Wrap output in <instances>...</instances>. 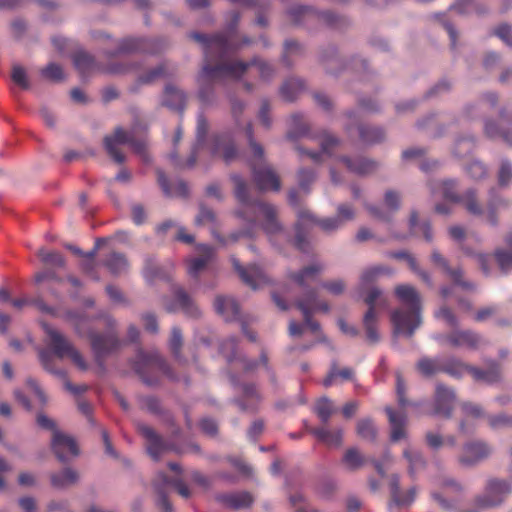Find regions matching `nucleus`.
Here are the masks:
<instances>
[{
    "instance_id": "f8f14e48",
    "label": "nucleus",
    "mask_w": 512,
    "mask_h": 512,
    "mask_svg": "<svg viewBox=\"0 0 512 512\" xmlns=\"http://www.w3.org/2000/svg\"><path fill=\"white\" fill-rule=\"evenodd\" d=\"M245 134L252 153L250 166L255 185L260 191H279L281 188L280 179L274 169L266 163L264 148L254 139L251 123L246 125Z\"/></svg>"
},
{
    "instance_id": "c03bdc74",
    "label": "nucleus",
    "mask_w": 512,
    "mask_h": 512,
    "mask_svg": "<svg viewBox=\"0 0 512 512\" xmlns=\"http://www.w3.org/2000/svg\"><path fill=\"white\" fill-rule=\"evenodd\" d=\"M309 130V125L305 121L303 114L295 113L290 116L289 130L287 132L288 139L295 140L300 137H308L310 136Z\"/></svg>"
},
{
    "instance_id": "ea45409f",
    "label": "nucleus",
    "mask_w": 512,
    "mask_h": 512,
    "mask_svg": "<svg viewBox=\"0 0 512 512\" xmlns=\"http://www.w3.org/2000/svg\"><path fill=\"white\" fill-rule=\"evenodd\" d=\"M459 203H461L467 213L472 216L481 217L485 215V209L478 198V191L474 188H469L460 195Z\"/></svg>"
},
{
    "instance_id": "052dcab7",
    "label": "nucleus",
    "mask_w": 512,
    "mask_h": 512,
    "mask_svg": "<svg viewBox=\"0 0 512 512\" xmlns=\"http://www.w3.org/2000/svg\"><path fill=\"white\" fill-rule=\"evenodd\" d=\"M314 411L323 423H327L335 412V408L333 402L324 396L317 401Z\"/></svg>"
},
{
    "instance_id": "58836bf2",
    "label": "nucleus",
    "mask_w": 512,
    "mask_h": 512,
    "mask_svg": "<svg viewBox=\"0 0 512 512\" xmlns=\"http://www.w3.org/2000/svg\"><path fill=\"white\" fill-rule=\"evenodd\" d=\"M386 413L388 415L389 423L391 426V440L398 441L406 437L405 425L407 416L404 412H395L390 407H387Z\"/></svg>"
},
{
    "instance_id": "4c0bfd02",
    "label": "nucleus",
    "mask_w": 512,
    "mask_h": 512,
    "mask_svg": "<svg viewBox=\"0 0 512 512\" xmlns=\"http://www.w3.org/2000/svg\"><path fill=\"white\" fill-rule=\"evenodd\" d=\"M470 368L471 365L455 356L442 358L441 372L446 373L452 378H462L466 373L470 372Z\"/></svg>"
},
{
    "instance_id": "a19ab883",
    "label": "nucleus",
    "mask_w": 512,
    "mask_h": 512,
    "mask_svg": "<svg viewBox=\"0 0 512 512\" xmlns=\"http://www.w3.org/2000/svg\"><path fill=\"white\" fill-rule=\"evenodd\" d=\"M186 96L183 91L173 85H166L162 105L172 110L182 111L185 107Z\"/></svg>"
},
{
    "instance_id": "b1692460",
    "label": "nucleus",
    "mask_w": 512,
    "mask_h": 512,
    "mask_svg": "<svg viewBox=\"0 0 512 512\" xmlns=\"http://www.w3.org/2000/svg\"><path fill=\"white\" fill-rule=\"evenodd\" d=\"M164 306L168 312L182 311L185 315L192 318H197L201 314L196 303L181 287L173 289L172 299H165Z\"/></svg>"
},
{
    "instance_id": "bf43d9fd",
    "label": "nucleus",
    "mask_w": 512,
    "mask_h": 512,
    "mask_svg": "<svg viewBox=\"0 0 512 512\" xmlns=\"http://www.w3.org/2000/svg\"><path fill=\"white\" fill-rule=\"evenodd\" d=\"M442 358H421L417 363V369L424 376H432L441 372Z\"/></svg>"
},
{
    "instance_id": "5701e85b",
    "label": "nucleus",
    "mask_w": 512,
    "mask_h": 512,
    "mask_svg": "<svg viewBox=\"0 0 512 512\" xmlns=\"http://www.w3.org/2000/svg\"><path fill=\"white\" fill-rule=\"evenodd\" d=\"M137 430L145 439L148 454L154 460L157 461L160 459L162 454L175 450L173 444L166 442L152 427L147 424L138 423Z\"/></svg>"
},
{
    "instance_id": "39448f33",
    "label": "nucleus",
    "mask_w": 512,
    "mask_h": 512,
    "mask_svg": "<svg viewBox=\"0 0 512 512\" xmlns=\"http://www.w3.org/2000/svg\"><path fill=\"white\" fill-rule=\"evenodd\" d=\"M210 124L204 113L200 111L196 122V140L192 147L190 157L185 164L186 167H193L200 155L201 150L206 149L211 156L222 159L229 164L238 158L239 150L232 131H224L208 136Z\"/></svg>"
},
{
    "instance_id": "4d7b16f0",
    "label": "nucleus",
    "mask_w": 512,
    "mask_h": 512,
    "mask_svg": "<svg viewBox=\"0 0 512 512\" xmlns=\"http://www.w3.org/2000/svg\"><path fill=\"white\" fill-rule=\"evenodd\" d=\"M484 133L488 138L495 139L501 137L509 146L512 147V130L501 129L498 124L492 120H486L484 124Z\"/></svg>"
},
{
    "instance_id": "2eb2a0df",
    "label": "nucleus",
    "mask_w": 512,
    "mask_h": 512,
    "mask_svg": "<svg viewBox=\"0 0 512 512\" xmlns=\"http://www.w3.org/2000/svg\"><path fill=\"white\" fill-rule=\"evenodd\" d=\"M135 372L148 386L155 385L162 374L170 375L169 367L158 351H139L133 363Z\"/></svg>"
},
{
    "instance_id": "9d476101",
    "label": "nucleus",
    "mask_w": 512,
    "mask_h": 512,
    "mask_svg": "<svg viewBox=\"0 0 512 512\" xmlns=\"http://www.w3.org/2000/svg\"><path fill=\"white\" fill-rule=\"evenodd\" d=\"M68 318L74 325L75 331L80 336L87 333L95 361L102 366L106 357L112 354L119 346V340L116 333L112 330L116 326V320L111 316L105 317L106 326L109 331L99 333L88 328L89 318L83 312L72 311L68 313Z\"/></svg>"
},
{
    "instance_id": "09e8293b",
    "label": "nucleus",
    "mask_w": 512,
    "mask_h": 512,
    "mask_svg": "<svg viewBox=\"0 0 512 512\" xmlns=\"http://www.w3.org/2000/svg\"><path fill=\"white\" fill-rule=\"evenodd\" d=\"M305 88V83L299 78H288L280 88L281 96L287 101H293Z\"/></svg>"
},
{
    "instance_id": "49530a36",
    "label": "nucleus",
    "mask_w": 512,
    "mask_h": 512,
    "mask_svg": "<svg viewBox=\"0 0 512 512\" xmlns=\"http://www.w3.org/2000/svg\"><path fill=\"white\" fill-rule=\"evenodd\" d=\"M409 229L413 236H423L427 242L433 240V232L428 221H419L417 212H412L409 218Z\"/></svg>"
},
{
    "instance_id": "f3484780",
    "label": "nucleus",
    "mask_w": 512,
    "mask_h": 512,
    "mask_svg": "<svg viewBox=\"0 0 512 512\" xmlns=\"http://www.w3.org/2000/svg\"><path fill=\"white\" fill-rule=\"evenodd\" d=\"M512 493V481L508 479L490 478L484 490L476 498V506L480 509H492L502 505Z\"/></svg>"
},
{
    "instance_id": "864d4df0",
    "label": "nucleus",
    "mask_w": 512,
    "mask_h": 512,
    "mask_svg": "<svg viewBox=\"0 0 512 512\" xmlns=\"http://www.w3.org/2000/svg\"><path fill=\"white\" fill-rule=\"evenodd\" d=\"M73 62L82 75L88 74L97 68L94 58L84 51L76 52L73 57Z\"/></svg>"
},
{
    "instance_id": "de8ad7c7",
    "label": "nucleus",
    "mask_w": 512,
    "mask_h": 512,
    "mask_svg": "<svg viewBox=\"0 0 512 512\" xmlns=\"http://www.w3.org/2000/svg\"><path fill=\"white\" fill-rule=\"evenodd\" d=\"M388 255L391 258L406 261L412 271L417 273L425 283L432 286V280L429 273L419 268L418 263L413 255L405 250L390 252Z\"/></svg>"
},
{
    "instance_id": "2f4dec72",
    "label": "nucleus",
    "mask_w": 512,
    "mask_h": 512,
    "mask_svg": "<svg viewBox=\"0 0 512 512\" xmlns=\"http://www.w3.org/2000/svg\"><path fill=\"white\" fill-rule=\"evenodd\" d=\"M340 145V140L328 133H323L321 140H320V146H321V152H314L307 149H304L301 146H297L296 150L301 155H307L309 158H311L314 162H320L322 154H326L329 157H332V151L337 148Z\"/></svg>"
},
{
    "instance_id": "680f3d73",
    "label": "nucleus",
    "mask_w": 512,
    "mask_h": 512,
    "mask_svg": "<svg viewBox=\"0 0 512 512\" xmlns=\"http://www.w3.org/2000/svg\"><path fill=\"white\" fill-rule=\"evenodd\" d=\"M183 343L182 332L179 327L174 326L171 330V336L169 339V348L178 362H184L181 356V347Z\"/></svg>"
},
{
    "instance_id": "5fc2aeb1",
    "label": "nucleus",
    "mask_w": 512,
    "mask_h": 512,
    "mask_svg": "<svg viewBox=\"0 0 512 512\" xmlns=\"http://www.w3.org/2000/svg\"><path fill=\"white\" fill-rule=\"evenodd\" d=\"M243 397L245 400H237V404L242 411H253L256 407V402L259 400V394L254 385H244Z\"/></svg>"
},
{
    "instance_id": "7ed1b4c3",
    "label": "nucleus",
    "mask_w": 512,
    "mask_h": 512,
    "mask_svg": "<svg viewBox=\"0 0 512 512\" xmlns=\"http://www.w3.org/2000/svg\"><path fill=\"white\" fill-rule=\"evenodd\" d=\"M322 271L323 265L314 263L304 267L299 272L289 274V278L305 290L302 296L295 301V306L303 315L304 323L299 324L294 320L289 322L288 331L292 337L301 336L305 327L313 333H318L320 324L312 319V315L316 312L327 313L330 310L329 304L320 300L316 289H307L310 284L317 280Z\"/></svg>"
},
{
    "instance_id": "f704fd0d",
    "label": "nucleus",
    "mask_w": 512,
    "mask_h": 512,
    "mask_svg": "<svg viewBox=\"0 0 512 512\" xmlns=\"http://www.w3.org/2000/svg\"><path fill=\"white\" fill-rule=\"evenodd\" d=\"M389 486L391 493V501L389 503L390 511H392L395 506H406L414 501L416 494L414 488H411L405 495L401 494L398 475H392Z\"/></svg>"
},
{
    "instance_id": "aec40b11",
    "label": "nucleus",
    "mask_w": 512,
    "mask_h": 512,
    "mask_svg": "<svg viewBox=\"0 0 512 512\" xmlns=\"http://www.w3.org/2000/svg\"><path fill=\"white\" fill-rule=\"evenodd\" d=\"M434 339L440 344H448L454 348H466L477 350L485 344L484 338L472 330L454 329L450 333L443 335L438 334Z\"/></svg>"
},
{
    "instance_id": "0eeeda50",
    "label": "nucleus",
    "mask_w": 512,
    "mask_h": 512,
    "mask_svg": "<svg viewBox=\"0 0 512 512\" xmlns=\"http://www.w3.org/2000/svg\"><path fill=\"white\" fill-rule=\"evenodd\" d=\"M43 329L47 336V348L39 349L38 357L45 371L59 379H66V371L56 367L54 357L69 358L79 370H88V363L83 355L64 334L46 324Z\"/></svg>"
},
{
    "instance_id": "473e14b6",
    "label": "nucleus",
    "mask_w": 512,
    "mask_h": 512,
    "mask_svg": "<svg viewBox=\"0 0 512 512\" xmlns=\"http://www.w3.org/2000/svg\"><path fill=\"white\" fill-rule=\"evenodd\" d=\"M505 247H498L494 250L493 256L499 270L503 274L512 271V231L504 238Z\"/></svg>"
},
{
    "instance_id": "ddd939ff",
    "label": "nucleus",
    "mask_w": 512,
    "mask_h": 512,
    "mask_svg": "<svg viewBox=\"0 0 512 512\" xmlns=\"http://www.w3.org/2000/svg\"><path fill=\"white\" fill-rule=\"evenodd\" d=\"M119 145H129L144 163L150 162L147 152V142L144 139H136L134 133L117 127L113 134L104 138V147L108 155L117 163L125 161V155L119 150Z\"/></svg>"
},
{
    "instance_id": "cd10ccee",
    "label": "nucleus",
    "mask_w": 512,
    "mask_h": 512,
    "mask_svg": "<svg viewBox=\"0 0 512 512\" xmlns=\"http://www.w3.org/2000/svg\"><path fill=\"white\" fill-rule=\"evenodd\" d=\"M231 261L241 280L252 289H258L259 287L269 283L267 274L258 265L252 264L247 267H243L240 261L234 257Z\"/></svg>"
},
{
    "instance_id": "e2e57ef3",
    "label": "nucleus",
    "mask_w": 512,
    "mask_h": 512,
    "mask_svg": "<svg viewBox=\"0 0 512 512\" xmlns=\"http://www.w3.org/2000/svg\"><path fill=\"white\" fill-rule=\"evenodd\" d=\"M40 75L52 82H61L65 78V74L61 65L50 62L47 66L40 70Z\"/></svg>"
},
{
    "instance_id": "6ab92c4d",
    "label": "nucleus",
    "mask_w": 512,
    "mask_h": 512,
    "mask_svg": "<svg viewBox=\"0 0 512 512\" xmlns=\"http://www.w3.org/2000/svg\"><path fill=\"white\" fill-rule=\"evenodd\" d=\"M154 487L157 492V505L162 512H173L172 505L167 497V489L173 487L183 498H189L191 493L189 488L179 477L169 478L164 473H159L154 480Z\"/></svg>"
},
{
    "instance_id": "f03ea898",
    "label": "nucleus",
    "mask_w": 512,
    "mask_h": 512,
    "mask_svg": "<svg viewBox=\"0 0 512 512\" xmlns=\"http://www.w3.org/2000/svg\"><path fill=\"white\" fill-rule=\"evenodd\" d=\"M230 178L234 183V196L238 202L234 215L248 225H252L254 229L259 220L262 230L271 242L277 236L283 237L288 242H294V238L290 237L289 232L279 219L278 207L270 202L253 200L248 183L241 175L234 173Z\"/></svg>"
},
{
    "instance_id": "6e6d98bb",
    "label": "nucleus",
    "mask_w": 512,
    "mask_h": 512,
    "mask_svg": "<svg viewBox=\"0 0 512 512\" xmlns=\"http://www.w3.org/2000/svg\"><path fill=\"white\" fill-rule=\"evenodd\" d=\"M475 147V137L467 134L456 139L452 153L455 157L462 158L470 154Z\"/></svg>"
},
{
    "instance_id": "79ce46f5",
    "label": "nucleus",
    "mask_w": 512,
    "mask_h": 512,
    "mask_svg": "<svg viewBox=\"0 0 512 512\" xmlns=\"http://www.w3.org/2000/svg\"><path fill=\"white\" fill-rule=\"evenodd\" d=\"M79 478V473L75 469L66 467L59 472L52 473L50 475V482L56 489H65L76 484Z\"/></svg>"
},
{
    "instance_id": "a878e982",
    "label": "nucleus",
    "mask_w": 512,
    "mask_h": 512,
    "mask_svg": "<svg viewBox=\"0 0 512 512\" xmlns=\"http://www.w3.org/2000/svg\"><path fill=\"white\" fill-rule=\"evenodd\" d=\"M456 405V393L453 388L437 383L434 394V414L451 418Z\"/></svg>"
},
{
    "instance_id": "8fccbe9b",
    "label": "nucleus",
    "mask_w": 512,
    "mask_h": 512,
    "mask_svg": "<svg viewBox=\"0 0 512 512\" xmlns=\"http://www.w3.org/2000/svg\"><path fill=\"white\" fill-rule=\"evenodd\" d=\"M403 457L408 462V473L411 477H414L415 474L422 470L426 465V461L422 453L417 450L406 448L403 451Z\"/></svg>"
},
{
    "instance_id": "4be33fe9",
    "label": "nucleus",
    "mask_w": 512,
    "mask_h": 512,
    "mask_svg": "<svg viewBox=\"0 0 512 512\" xmlns=\"http://www.w3.org/2000/svg\"><path fill=\"white\" fill-rule=\"evenodd\" d=\"M51 449L62 463H68L80 453L75 439L62 431H55L52 434Z\"/></svg>"
},
{
    "instance_id": "393cba45",
    "label": "nucleus",
    "mask_w": 512,
    "mask_h": 512,
    "mask_svg": "<svg viewBox=\"0 0 512 512\" xmlns=\"http://www.w3.org/2000/svg\"><path fill=\"white\" fill-rule=\"evenodd\" d=\"M431 262L452 280L453 286L459 287L464 291H473L475 289L474 283L465 280L463 277V270L460 267L451 268L448 260L437 250L434 249L431 253Z\"/></svg>"
},
{
    "instance_id": "7c9ffc66",
    "label": "nucleus",
    "mask_w": 512,
    "mask_h": 512,
    "mask_svg": "<svg viewBox=\"0 0 512 512\" xmlns=\"http://www.w3.org/2000/svg\"><path fill=\"white\" fill-rule=\"evenodd\" d=\"M486 369L471 366L469 374L477 382H484L489 385L496 384L501 381V368L494 360L485 361Z\"/></svg>"
},
{
    "instance_id": "f257e3e1",
    "label": "nucleus",
    "mask_w": 512,
    "mask_h": 512,
    "mask_svg": "<svg viewBox=\"0 0 512 512\" xmlns=\"http://www.w3.org/2000/svg\"><path fill=\"white\" fill-rule=\"evenodd\" d=\"M257 67L262 80L268 81L275 74L274 66L260 57H254L250 61L241 59L222 61L219 65L211 66L203 64L197 76V97L204 107H215L219 103L216 93V84H224L226 79L240 80L249 67Z\"/></svg>"
},
{
    "instance_id": "6e6552de",
    "label": "nucleus",
    "mask_w": 512,
    "mask_h": 512,
    "mask_svg": "<svg viewBox=\"0 0 512 512\" xmlns=\"http://www.w3.org/2000/svg\"><path fill=\"white\" fill-rule=\"evenodd\" d=\"M298 220L295 224L294 245L303 252L308 251L306 226L317 225L323 232L332 234L342 229L347 222L356 218V210L351 203H339L336 205L334 216L317 218L309 210L300 209L297 213Z\"/></svg>"
},
{
    "instance_id": "c9c22d12",
    "label": "nucleus",
    "mask_w": 512,
    "mask_h": 512,
    "mask_svg": "<svg viewBox=\"0 0 512 512\" xmlns=\"http://www.w3.org/2000/svg\"><path fill=\"white\" fill-rule=\"evenodd\" d=\"M214 307L216 312L226 321L239 319V306L232 297L223 295L217 296L214 302Z\"/></svg>"
},
{
    "instance_id": "dca6fc26",
    "label": "nucleus",
    "mask_w": 512,
    "mask_h": 512,
    "mask_svg": "<svg viewBox=\"0 0 512 512\" xmlns=\"http://www.w3.org/2000/svg\"><path fill=\"white\" fill-rule=\"evenodd\" d=\"M287 15L292 23L296 25H309L310 23H321L331 28H341L346 22L345 19L330 11H317L309 6L293 5Z\"/></svg>"
},
{
    "instance_id": "9b49d317",
    "label": "nucleus",
    "mask_w": 512,
    "mask_h": 512,
    "mask_svg": "<svg viewBox=\"0 0 512 512\" xmlns=\"http://www.w3.org/2000/svg\"><path fill=\"white\" fill-rule=\"evenodd\" d=\"M166 64L160 63L154 67H146L141 61L110 62L102 71L112 75L134 74L135 80L129 85L130 93H138L142 86L151 85L166 75Z\"/></svg>"
},
{
    "instance_id": "c85d7f7f",
    "label": "nucleus",
    "mask_w": 512,
    "mask_h": 512,
    "mask_svg": "<svg viewBox=\"0 0 512 512\" xmlns=\"http://www.w3.org/2000/svg\"><path fill=\"white\" fill-rule=\"evenodd\" d=\"M336 160L341 162L349 172L359 176L370 175L379 168L377 161L363 156L350 157L343 155L337 157Z\"/></svg>"
},
{
    "instance_id": "bb28decb",
    "label": "nucleus",
    "mask_w": 512,
    "mask_h": 512,
    "mask_svg": "<svg viewBox=\"0 0 512 512\" xmlns=\"http://www.w3.org/2000/svg\"><path fill=\"white\" fill-rule=\"evenodd\" d=\"M511 204V200L498 193L496 188H490L485 211L486 223L493 228L497 227L499 225V212L509 209Z\"/></svg>"
},
{
    "instance_id": "3c124183",
    "label": "nucleus",
    "mask_w": 512,
    "mask_h": 512,
    "mask_svg": "<svg viewBox=\"0 0 512 512\" xmlns=\"http://www.w3.org/2000/svg\"><path fill=\"white\" fill-rule=\"evenodd\" d=\"M312 434L328 446L338 447L342 443V430L330 431L324 427L314 428Z\"/></svg>"
},
{
    "instance_id": "0e129e2a",
    "label": "nucleus",
    "mask_w": 512,
    "mask_h": 512,
    "mask_svg": "<svg viewBox=\"0 0 512 512\" xmlns=\"http://www.w3.org/2000/svg\"><path fill=\"white\" fill-rule=\"evenodd\" d=\"M302 51H303V47L301 46L300 43H298L297 41H294V40H286L284 42L282 63L287 67H291L292 61L290 58L292 56L301 55Z\"/></svg>"
},
{
    "instance_id": "13d9d810",
    "label": "nucleus",
    "mask_w": 512,
    "mask_h": 512,
    "mask_svg": "<svg viewBox=\"0 0 512 512\" xmlns=\"http://www.w3.org/2000/svg\"><path fill=\"white\" fill-rule=\"evenodd\" d=\"M213 237L222 245L226 246L228 244L236 243L242 237L252 238L254 237L255 231L252 225H249L247 228L238 230L230 233L227 237L221 236L219 233L212 231Z\"/></svg>"
},
{
    "instance_id": "423d86ee",
    "label": "nucleus",
    "mask_w": 512,
    "mask_h": 512,
    "mask_svg": "<svg viewBox=\"0 0 512 512\" xmlns=\"http://www.w3.org/2000/svg\"><path fill=\"white\" fill-rule=\"evenodd\" d=\"M239 20L240 14L233 11L230 13V18L226 23L224 32L212 36L198 32L190 34V38L201 44L203 48L205 55L204 64L215 66L219 65L222 61L235 60L236 58H230L228 55L252 43V39L247 36H244L239 43L234 41L233 34L236 31Z\"/></svg>"
},
{
    "instance_id": "774afa93",
    "label": "nucleus",
    "mask_w": 512,
    "mask_h": 512,
    "mask_svg": "<svg viewBox=\"0 0 512 512\" xmlns=\"http://www.w3.org/2000/svg\"><path fill=\"white\" fill-rule=\"evenodd\" d=\"M343 462L349 470L354 471L363 465L364 459L356 448H350L345 452Z\"/></svg>"
},
{
    "instance_id": "412c9836",
    "label": "nucleus",
    "mask_w": 512,
    "mask_h": 512,
    "mask_svg": "<svg viewBox=\"0 0 512 512\" xmlns=\"http://www.w3.org/2000/svg\"><path fill=\"white\" fill-rule=\"evenodd\" d=\"M320 61L328 73H336L344 66H350L353 70L360 72L367 69V62L360 56H354L349 63H345L338 55V50L335 46H328L324 48L319 55Z\"/></svg>"
},
{
    "instance_id": "72a5a7b5",
    "label": "nucleus",
    "mask_w": 512,
    "mask_h": 512,
    "mask_svg": "<svg viewBox=\"0 0 512 512\" xmlns=\"http://www.w3.org/2000/svg\"><path fill=\"white\" fill-rule=\"evenodd\" d=\"M430 190L433 194L440 193L443 198L453 202H460V195L457 193L458 181L456 179L431 180Z\"/></svg>"
},
{
    "instance_id": "a18cd8bd",
    "label": "nucleus",
    "mask_w": 512,
    "mask_h": 512,
    "mask_svg": "<svg viewBox=\"0 0 512 512\" xmlns=\"http://www.w3.org/2000/svg\"><path fill=\"white\" fill-rule=\"evenodd\" d=\"M103 264L113 275H122L129 270V262L126 256L120 252L109 253Z\"/></svg>"
},
{
    "instance_id": "c756f323",
    "label": "nucleus",
    "mask_w": 512,
    "mask_h": 512,
    "mask_svg": "<svg viewBox=\"0 0 512 512\" xmlns=\"http://www.w3.org/2000/svg\"><path fill=\"white\" fill-rule=\"evenodd\" d=\"M348 119L357 125L360 140L365 144H377L385 139V130L378 126H368L358 123V111L350 110L346 113Z\"/></svg>"
},
{
    "instance_id": "37998d69",
    "label": "nucleus",
    "mask_w": 512,
    "mask_h": 512,
    "mask_svg": "<svg viewBox=\"0 0 512 512\" xmlns=\"http://www.w3.org/2000/svg\"><path fill=\"white\" fill-rule=\"evenodd\" d=\"M217 499L224 506L236 510L249 507L253 502V498L248 492L222 494Z\"/></svg>"
},
{
    "instance_id": "e433bc0d",
    "label": "nucleus",
    "mask_w": 512,
    "mask_h": 512,
    "mask_svg": "<svg viewBox=\"0 0 512 512\" xmlns=\"http://www.w3.org/2000/svg\"><path fill=\"white\" fill-rule=\"evenodd\" d=\"M197 251L200 255L191 259L188 264V274L193 278H197L206 268L214 253L213 248L208 245H199Z\"/></svg>"
},
{
    "instance_id": "338daca9",
    "label": "nucleus",
    "mask_w": 512,
    "mask_h": 512,
    "mask_svg": "<svg viewBox=\"0 0 512 512\" xmlns=\"http://www.w3.org/2000/svg\"><path fill=\"white\" fill-rule=\"evenodd\" d=\"M401 193L399 191L389 189L386 190L383 197L385 208L392 214L398 211L401 207Z\"/></svg>"
},
{
    "instance_id": "603ef678",
    "label": "nucleus",
    "mask_w": 512,
    "mask_h": 512,
    "mask_svg": "<svg viewBox=\"0 0 512 512\" xmlns=\"http://www.w3.org/2000/svg\"><path fill=\"white\" fill-rule=\"evenodd\" d=\"M497 182L501 188H507L512 184V161L507 157L499 159Z\"/></svg>"
},
{
    "instance_id": "1a4fd4ad",
    "label": "nucleus",
    "mask_w": 512,
    "mask_h": 512,
    "mask_svg": "<svg viewBox=\"0 0 512 512\" xmlns=\"http://www.w3.org/2000/svg\"><path fill=\"white\" fill-rule=\"evenodd\" d=\"M395 294L401 302V307L391 313V322L395 335L412 337L421 325V298L417 290L408 284L395 288Z\"/></svg>"
},
{
    "instance_id": "69168bd1",
    "label": "nucleus",
    "mask_w": 512,
    "mask_h": 512,
    "mask_svg": "<svg viewBox=\"0 0 512 512\" xmlns=\"http://www.w3.org/2000/svg\"><path fill=\"white\" fill-rule=\"evenodd\" d=\"M487 422L490 428L497 430L503 428H512V415L505 412L487 415Z\"/></svg>"
},
{
    "instance_id": "20e7f679",
    "label": "nucleus",
    "mask_w": 512,
    "mask_h": 512,
    "mask_svg": "<svg viewBox=\"0 0 512 512\" xmlns=\"http://www.w3.org/2000/svg\"><path fill=\"white\" fill-rule=\"evenodd\" d=\"M393 273V269L389 266L375 265L364 269L360 276L359 295L368 305V310L364 314L363 325L367 339L372 344H376L380 340V335L377 331L379 310L387 306L382 290L372 284L381 276H391Z\"/></svg>"
},
{
    "instance_id": "a211bd4d",
    "label": "nucleus",
    "mask_w": 512,
    "mask_h": 512,
    "mask_svg": "<svg viewBox=\"0 0 512 512\" xmlns=\"http://www.w3.org/2000/svg\"><path fill=\"white\" fill-rule=\"evenodd\" d=\"M493 447L482 439L464 442L459 450L457 461L463 467H474L493 454Z\"/></svg>"
},
{
    "instance_id": "4468645a",
    "label": "nucleus",
    "mask_w": 512,
    "mask_h": 512,
    "mask_svg": "<svg viewBox=\"0 0 512 512\" xmlns=\"http://www.w3.org/2000/svg\"><path fill=\"white\" fill-rule=\"evenodd\" d=\"M166 46V41L161 38L128 37L113 41V47L103 49V53L107 58L132 53L155 55L162 52Z\"/></svg>"
}]
</instances>
